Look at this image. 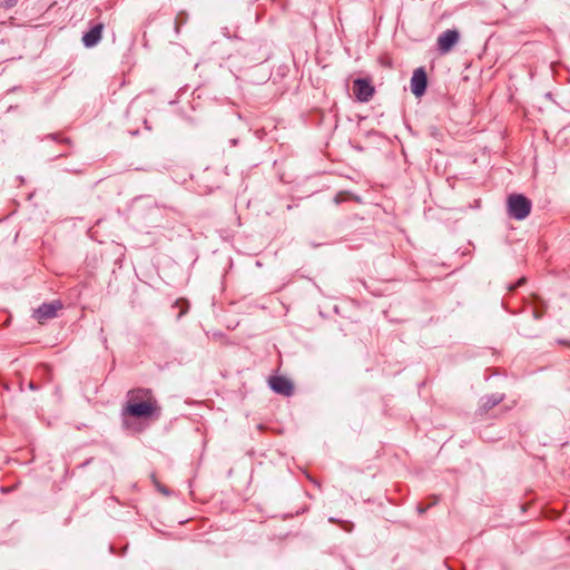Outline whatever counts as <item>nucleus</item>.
<instances>
[{"label":"nucleus","instance_id":"6","mask_svg":"<svg viewBox=\"0 0 570 570\" xmlns=\"http://www.w3.org/2000/svg\"><path fill=\"white\" fill-rule=\"evenodd\" d=\"M428 77L423 68H417L413 71L411 78V91L414 96L421 97L426 90Z\"/></svg>","mask_w":570,"mask_h":570},{"label":"nucleus","instance_id":"2","mask_svg":"<svg viewBox=\"0 0 570 570\" xmlns=\"http://www.w3.org/2000/svg\"><path fill=\"white\" fill-rule=\"evenodd\" d=\"M532 208V203L522 194H511L507 199L508 215L515 220L525 219Z\"/></svg>","mask_w":570,"mask_h":570},{"label":"nucleus","instance_id":"5","mask_svg":"<svg viewBox=\"0 0 570 570\" xmlns=\"http://www.w3.org/2000/svg\"><path fill=\"white\" fill-rule=\"evenodd\" d=\"M460 35L454 29H449L441 33L438 38V50L444 55L452 50V48L459 42Z\"/></svg>","mask_w":570,"mask_h":570},{"label":"nucleus","instance_id":"4","mask_svg":"<svg viewBox=\"0 0 570 570\" xmlns=\"http://www.w3.org/2000/svg\"><path fill=\"white\" fill-rule=\"evenodd\" d=\"M61 308H62V304L59 301H53L51 303H43L33 312V317L39 323L42 324L46 321L53 318L57 315V312Z\"/></svg>","mask_w":570,"mask_h":570},{"label":"nucleus","instance_id":"9","mask_svg":"<svg viewBox=\"0 0 570 570\" xmlns=\"http://www.w3.org/2000/svg\"><path fill=\"white\" fill-rule=\"evenodd\" d=\"M502 401V396H491L489 397L485 403H484V407L485 409H492L493 406H495L497 404H499L500 402Z\"/></svg>","mask_w":570,"mask_h":570},{"label":"nucleus","instance_id":"1","mask_svg":"<svg viewBox=\"0 0 570 570\" xmlns=\"http://www.w3.org/2000/svg\"><path fill=\"white\" fill-rule=\"evenodd\" d=\"M122 415L136 419L158 417L160 415V406L150 390L135 389L127 394Z\"/></svg>","mask_w":570,"mask_h":570},{"label":"nucleus","instance_id":"7","mask_svg":"<svg viewBox=\"0 0 570 570\" xmlns=\"http://www.w3.org/2000/svg\"><path fill=\"white\" fill-rule=\"evenodd\" d=\"M269 386L275 393L282 394L285 396H289L294 390L293 383L284 376L271 377Z\"/></svg>","mask_w":570,"mask_h":570},{"label":"nucleus","instance_id":"12","mask_svg":"<svg viewBox=\"0 0 570 570\" xmlns=\"http://www.w3.org/2000/svg\"><path fill=\"white\" fill-rule=\"evenodd\" d=\"M185 313H186V309H181V312L179 313V317H181Z\"/></svg>","mask_w":570,"mask_h":570},{"label":"nucleus","instance_id":"8","mask_svg":"<svg viewBox=\"0 0 570 570\" xmlns=\"http://www.w3.org/2000/svg\"><path fill=\"white\" fill-rule=\"evenodd\" d=\"M104 24L98 23L90 28L89 31L85 32L82 36V43L86 48H92L99 43L102 37Z\"/></svg>","mask_w":570,"mask_h":570},{"label":"nucleus","instance_id":"10","mask_svg":"<svg viewBox=\"0 0 570 570\" xmlns=\"http://www.w3.org/2000/svg\"><path fill=\"white\" fill-rule=\"evenodd\" d=\"M524 281L525 279L523 277L520 278L515 285H512V286L509 287V291H513L517 286H520L521 284H523Z\"/></svg>","mask_w":570,"mask_h":570},{"label":"nucleus","instance_id":"11","mask_svg":"<svg viewBox=\"0 0 570 570\" xmlns=\"http://www.w3.org/2000/svg\"><path fill=\"white\" fill-rule=\"evenodd\" d=\"M17 2V0H6V3L8 6H13Z\"/></svg>","mask_w":570,"mask_h":570},{"label":"nucleus","instance_id":"3","mask_svg":"<svg viewBox=\"0 0 570 570\" xmlns=\"http://www.w3.org/2000/svg\"><path fill=\"white\" fill-rule=\"evenodd\" d=\"M355 98L361 102H367L374 96L375 89L366 79L357 78L353 83Z\"/></svg>","mask_w":570,"mask_h":570}]
</instances>
